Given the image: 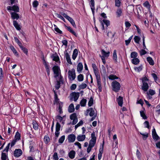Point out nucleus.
Returning <instances> with one entry per match:
<instances>
[{"label": "nucleus", "instance_id": "obj_1", "mask_svg": "<svg viewBox=\"0 0 160 160\" xmlns=\"http://www.w3.org/2000/svg\"><path fill=\"white\" fill-rule=\"evenodd\" d=\"M52 70L54 73V77L56 79V84L55 86V90H53L55 94V100L54 102V104H59L58 110L60 112V104L59 103V99L58 98L57 95L56 94V90L59 89L60 87V77L59 76V68L58 66H55L52 68Z\"/></svg>", "mask_w": 160, "mask_h": 160}, {"label": "nucleus", "instance_id": "obj_2", "mask_svg": "<svg viewBox=\"0 0 160 160\" xmlns=\"http://www.w3.org/2000/svg\"><path fill=\"white\" fill-rule=\"evenodd\" d=\"M56 120L57 122L56 127V131L55 132V136L56 138L58 137L59 134V131L60 129V124L59 122L60 120V116H58L56 118Z\"/></svg>", "mask_w": 160, "mask_h": 160}, {"label": "nucleus", "instance_id": "obj_3", "mask_svg": "<svg viewBox=\"0 0 160 160\" xmlns=\"http://www.w3.org/2000/svg\"><path fill=\"white\" fill-rule=\"evenodd\" d=\"M68 74L69 78L71 81L74 80L76 78L75 70L74 68L69 70L68 72Z\"/></svg>", "mask_w": 160, "mask_h": 160}, {"label": "nucleus", "instance_id": "obj_4", "mask_svg": "<svg viewBox=\"0 0 160 160\" xmlns=\"http://www.w3.org/2000/svg\"><path fill=\"white\" fill-rule=\"evenodd\" d=\"M113 90L115 92H118L120 89V85L116 81H113L112 82Z\"/></svg>", "mask_w": 160, "mask_h": 160}, {"label": "nucleus", "instance_id": "obj_5", "mask_svg": "<svg viewBox=\"0 0 160 160\" xmlns=\"http://www.w3.org/2000/svg\"><path fill=\"white\" fill-rule=\"evenodd\" d=\"M91 137L92 139L90 141L89 146L93 147L94 146L96 142V138L94 133L92 134Z\"/></svg>", "mask_w": 160, "mask_h": 160}, {"label": "nucleus", "instance_id": "obj_6", "mask_svg": "<svg viewBox=\"0 0 160 160\" xmlns=\"http://www.w3.org/2000/svg\"><path fill=\"white\" fill-rule=\"evenodd\" d=\"M100 22L102 25V29L103 30L104 29V27L103 22L105 24L107 27H108L109 25L110 24V22L108 20L105 19H103L102 21H101Z\"/></svg>", "mask_w": 160, "mask_h": 160}, {"label": "nucleus", "instance_id": "obj_7", "mask_svg": "<svg viewBox=\"0 0 160 160\" xmlns=\"http://www.w3.org/2000/svg\"><path fill=\"white\" fill-rule=\"evenodd\" d=\"M96 77L97 78V82L98 88L99 89L100 91H101L102 87L101 83V79L100 78V76H97V77Z\"/></svg>", "mask_w": 160, "mask_h": 160}, {"label": "nucleus", "instance_id": "obj_8", "mask_svg": "<svg viewBox=\"0 0 160 160\" xmlns=\"http://www.w3.org/2000/svg\"><path fill=\"white\" fill-rule=\"evenodd\" d=\"M142 84V89L144 92L147 91L149 88V86L147 82H144Z\"/></svg>", "mask_w": 160, "mask_h": 160}, {"label": "nucleus", "instance_id": "obj_9", "mask_svg": "<svg viewBox=\"0 0 160 160\" xmlns=\"http://www.w3.org/2000/svg\"><path fill=\"white\" fill-rule=\"evenodd\" d=\"M22 152L20 149H16L14 152V156L17 157H19L22 154Z\"/></svg>", "mask_w": 160, "mask_h": 160}, {"label": "nucleus", "instance_id": "obj_10", "mask_svg": "<svg viewBox=\"0 0 160 160\" xmlns=\"http://www.w3.org/2000/svg\"><path fill=\"white\" fill-rule=\"evenodd\" d=\"M76 138L75 136L73 134H71L68 136V140L69 142H74Z\"/></svg>", "mask_w": 160, "mask_h": 160}, {"label": "nucleus", "instance_id": "obj_11", "mask_svg": "<svg viewBox=\"0 0 160 160\" xmlns=\"http://www.w3.org/2000/svg\"><path fill=\"white\" fill-rule=\"evenodd\" d=\"M101 53L102 55H100V57H101V56H103L105 58V57H108L109 56L110 52H107L104 50L102 49L101 50Z\"/></svg>", "mask_w": 160, "mask_h": 160}, {"label": "nucleus", "instance_id": "obj_12", "mask_svg": "<svg viewBox=\"0 0 160 160\" xmlns=\"http://www.w3.org/2000/svg\"><path fill=\"white\" fill-rule=\"evenodd\" d=\"M72 97L74 99V101L76 102L78 99L79 96V93L78 92L76 93L75 92L72 93Z\"/></svg>", "mask_w": 160, "mask_h": 160}, {"label": "nucleus", "instance_id": "obj_13", "mask_svg": "<svg viewBox=\"0 0 160 160\" xmlns=\"http://www.w3.org/2000/svg\"><path fill=\"white\" fill-rule=\"evenodd\" d=\"M92 67L93 69L95 74L96 76L97 77V76H99L98 74V69L96 65L95 64H92Z\"/></svg>", "mask_w": 160, "mask_h": 160}, {"label": "nucleus", "instance_id": "obj_14", "mask_svg": "<svg viewBox=\"0 0 160 160\" xmlns=\"http://www.w3.org/2000/svg\"><path fill=\"white\" fill-rule=\"evenodd\" d=\"M53 60L56 62H57L59 61V57L58 55L56 53L53 54L52 56Z\"/></svg>", "mask_w": 160, "mask_h": 160}, {"label": "nucleus", "instance_id": "obj_15", "mask_svg": "<svg viewBox=\"0 0 160 160\" xmlns=\"http://www.w3.org/2000/svg\"><path fill=\"white\" fill-rule=\"evenodd\" d=\"M117 102L118 105L121 107L123 103V98L121 96H119L117 98Z\"/></svg>", "mask_w": 160, "mask_h": 160}, {"label": "nucleus", "instance_id": "obj_16", "mask_svg": "<svg viewBox=\"0 0 160 160\" xmlns=\"http://www.w3.org/2000/svg\"><path fill=\"white\" fill-rule=\"evenodd\" d=\"M152 135L154 139L158 140L159 138V137L157 135L155 129H154L152 131Z\"/></svg>", "mask_w": 160, "mask_h": 160}, {"label": "nucleus", "instance_id": "obj_17", "mask_svg": "<svg viewBox=\"0 0 160 160\" xmlns=\"http://www.w3.org/2000/svg\"><path fill=\"white\" fill-rule=\"evenodd\" d=\"M75 152L73 150H72L68 153V156L71 159L73 158L75 156Z\"/></svg>", "mask_w": 160, "mask_h": 160}, {"label": "nucleus", "instance_id": "obj_18", "mask_svg": "<svg viewBox=\"0 0 160 160\" xmlns=\"http://www.w3.org/2000/svg\"><path fill=\"white\" fill-rule=\"evenodd\" d=\"M104 144V142L103 141L102 149H100L99 150V153L98 154V159L99 160H100L101 159V157H102V154L103 152V147Z\"/></svg>", "mask_w": 160, "mask_h": 160}, {"label": "nucleus", "instance_id": "obj_19", "mask_svg": "<svg viewBox=\"0 0 160 160\" xmlns=\"http://www.w3.org/2000/svg\"><path fill=\"white\" fill-rule=\"evenodd\" d=\"M78 54V50L77 49H75L73 52L72 56V58L73 60H75L77 57Z\"/></svg>", "mask_w": 160, "mask_h": 160}, {"label": "nucleus", "instance_id": "obj_20", "mask_svg": "<svg viewBox=\"0 0 160 160\" xmlns=\"http://www.w3.org/2000/svg\"><path fill=\"white\" fill-rule=\"evenodd\" d=\"M74 110V108L73 104L71 103L69 105L68 108V111L69 112H73Z\"/></svg>", "mask_w": 160, "mask_h": 160}, {"label": "nucleus", "instance_id": "obj_21", "mask_svg": "<svg viewBox=\"0 0 160 160\" xmlns=\"http://www.w3.org/2000/svg\"><path fill=\"white\" fill-rule=\"evenodd\" d=\"M83 69V65L82 64L79 62L78 65L77 66V71L78 72H80L82 71Z\"/></svg>", "mask_w": 160, "mask_h": 160}, {"label": "nucleus", "instance_id": "obj_22", "mask_svg": "<svg viewBox=\"0 0 160 160\" xmlns=\"http://www.w3.org/2000/svg\"><path fill=\"white\" fill-rule=\"evenodd\" d=\"M132 62L134 64L137 65L139 63V60L138 58H135L132 59Z\"/></svg>", "mask_w": 160, "mask_h": 160}, {"label": "nucleus", "instance_id": "obj_23", "mask_svg": "<svg viewBox=\"0 0 160 160\" xmlns=\"http://www.w3.org/2000/svg\"><path fill=\"white\" fill-rule=\"evenodd\" d=\"M85 138V136L84 135H83L81 136H78L77 137V139L79 141H83Z\"/></svg>", "mask_w": 160, "mask_h": 160}, {"label": "nucleus", "instance_id": "obj_24", "mask_svg": "<svg viewBox=\"0 0 160 160\" xmlns=\"http://www.w3.org/2000/svg\"><path fill=\"white\" fill-rule=\"evenodd\" d=\"M147 60L149 63L151 65H153L154 64V62L152 59V58L150 57H148L147 58Z\"/></svg>", "mask_w": 160, "mask_h": 160}, {"label": "nucleus", "instance_id": "obj_25", "mask_svg": "<svg viewBox=\"0 0 160 160\" xmlns=\"http://www.w3.org/2000/svg\"><path fill=\"white\" fill-rule=\"evenodd\" d=\"M65 56L66 57V58L68 63L70 64H72V62L71 61V59L68 53H67L66 54Z\"/></svg>", "mask_w": 160, "mask_h": 160}, {"label": "nucleus", "instance_id": "obj_26", "mask_svg": "<svg viewBox=\"0 0 160 160\" xmlns=\"http://www.w3.org/2000/svg\"><path fill=\"white\" fill-rule=\"evenodd\" d=\"M11 17L13 19L15 18L18 19L19 18L18 14L14 12L11 13Z\"/></svg>", "mask_w": 160, "mask_h": 160}, {"label": "nucleus", "instance_id": "obj_27", "mask_svg": "<svg viewBox=\"0 0 160 160\" xmlns=\"http://www.w3.org/2000/svg\"><path fill=\"white\" fill-rule=\"evenodd\" d=\"M68 20L70 22V23H71V24L74 27L76 28V25H75V22L73 20L72 18L69 17V18L68 19Z\"/></svg>", "mask_w": 160, "mask_h": 160}, {"label": "nucleus", "instance_id": "obj_28", "mask_svg": "<svg viewBox=\"0 0 160 160\" xmlns=\"http://www.w3.org/2000/svg\"><path fill=\"white\" fill-rule=\"evenodd\" d=\"M10 49L12 51L13 53L15 54V55L16 56H18V53L17 52L15 48L12 45H11L10 46Z\"/></svg>", "mask_w": 160, "mask_h": 160}, {"label": "nucleus", "instance_id": "obj_29", "mask_svg": "<svg viewBox=\"0 0 160 160\" xmlns=\"http://www.w3.org/2000/svg\"><path fill=\"white\" fill-rule=\"evenodd\" d=\"M87 100L85 99H82L80 102V104L81 106L82 107L85 106L86 104Z\"/></svg>", "mask_w": 160, "mask_h": 160}, {"label": "nucleus", "instance_id": "obj_30", "mask_svg": "<svg viewBox=\"0 0 160 160\" xmlns=\"http://www.w3.org/2000/svg\"><path fill=\"white\" fill-rule=\"evenodd\" d=\"M13 25L18 30H20L21 29L19 25L16 21H13Z\"/></svg>", "mask_w": 160, "mask_h": 160}, {"label": "nucleus", "instance_id": "obj_31", "mask_svg": "<svg viewBox=\"0 0 160 160\" xmlns=\"http://www.w3.org/2000/svg\"><path fill=\"white\" fill-rule=\"evenodd\" d=\"M140 115L143 118L146 119L147 118V117L145 114V112L144 111H140Z\"/></svg>", "mask_w": 160, "mask_h": 160}, {"label": "nucleus", "instance_id": "obj_32", "mask_svg": "<svg viewBox=\"0 0 160 160\" xmlns=\"http://www.w3.org/2000/svg\"><path fill=\"white\" fill-rule=\"evenodd\" d=\"M117 55L116 50H114L113 53V59L114 61H115L116 62H117Z\"/></svg>", "mask_w": 160, "mask_h": 160}, {"label": "nucleus", "instance_id": "obj_33", "mask_svg": "<svg viewBox=\"0 0 160 160\" xmlns=\"http://www.w3.org/2000/svg\"><path fill=\"white\" fill-rule=\"evenodd\" d=\"M138 56V53L135 52H133L131 53V57L132 58H136V57Z\"/></svg>", "mask_w": 160, "mask_h": 160}, {"label": "nucleus", "instance_id": "obj_34", "mask_svg": "<svg viewBox=\"0 0 160 160\" xmlns=\"http://www.w3.org/2000/svg\"><path fill=\"white\" fill-rule=\"evenodd\" d=\"M115 33L114 32H109L108 34L107 35L111 38H113L114 36Z\"/></svg>", "mask_w": 160, "mask_h": 160}, {"label": "nucleus", "instance_id": "obj_35", "mask_svg": "<svg viewBox=\"0 0 160 160\" xmlns=\"http://www.w3.org/2000/svg\"><path fill=\"white\" fill-rule=\"evenodd\" d=\"M142 66L141 65L140 66L138 67H135L134 68V69L136 71H137L138 72H139L142 70Z\"/></svg>", "mask_w": 160, "mask_h": 160}, {"label": "nucleus", "instance_id": "obj_36", "mask_svg": "<svg viewBox=\"0 0 160 160\" xmlns=\"http://www.w3.org/2000/svg\"><path fill=\"white\" fill-rule=\"evenodd\" d=\"M144 6L146 7L148 9H149L150 8V5L149 4V2L148 1H146L143 3Z\"/></svg>", "mask_w": 160, "mask_h": 160}, {"label": "nucleus", "instance_id": "obj_37", "mask_svg": "<svg viewBox=\"0 0 160 160\" xmlns=\"http://www.w3.org/2000/svg\"><path fill=\"white\" fill-rule=\"evenodd\" d=\"M122 13V11L120 9H118L116 12L117 15V17H119L121 16Z\"/></svg>", "mask_w": 160, "mask_h": 160}, {"label": "nucleus", "instance_id": "obj_38", "mask_svg": "<svg viewBox=\"0 0 160 160\" xmlns=\"http://www.w3.org/2000/svg\"><path fill=\"white\" fill-rule=\"evenodd\" d=\"M78 79L79 81H82L83 79V76L82 74H80L78 76Z\"/></svg>", "mask_w": 160, "mask_h": 160}, {"label": "nucleus", "instance_id": "obj_39", "mask_svg": "<svg viewBox=\"0 0 160 160\" xmlns=\"http://www.w3.org/2000/svg\"><path fill=\"white\" fill-rule=\"evenodd\" d=\"M67 28L69 32H70L71 33H72V34H73L75 36H76V33L74 31H73L72 29V28L69 27H67Z\"/></svg>", "mask_w": 160, "mask_h": 160}, {"label": "nucleus", "instance_id": "obj_40", "mask_svg": "<svg viewBox=\"0 0 160 160\" xmlns=\"http://www.w3.org/2000/svg\"><path fill=\"white\" fill-rule=\"evenodd\" d=\"M77 117L76 116V115L75 113H73L72 114H71L70 116V118L71 120L75 119L76 118H77Z\"/></svg>", "mask_w": 160, "mask_h": 160}, {"label": "nucleus", "instance_id": "obj_41", "mask_svg": "<svg viewBox=\"0 0 160 160\" xmlns=\"http://www.w3.org/2000/svg\"><path fill=\"white\" fill-rule=\"evenodd\" d=\"M12 10L16 12H19V8L18 7L16 6H13L12 7Z\"/></svg>", "mask_w": 160, "mask_h": 160}, {"label": "nucleus", "instance_id": "obj_42", "mask_svg": "<svg viewBox=\"0 0 160 160\" xmlns=\"http://www.w3.org/2000/svg\"><path fill=\"white\" fill-rule=\"evenodd\" d=\"M134 40L136 42L139 43L140 38L138 36H135L134 38Z\"/></svg>", "mask_w": 160, "mask_h": 160}, {"label": "nucleus", "instance_id": "obj_43", "mask_svg": "<svg viewBox=\"0 0 160 160\" xmlns=\"http://www.w3.org/2000/svg\"><path fill=\"white\" fill-rule=\"evenodd\" d=\"M108 78L109 79L111 80H113L117 78H118L115 75H110L109 77Z\"/></svg>", "mask_w": 160, "mask_h": 160}, {"label": "nucleus", "instance_id": "obj_44", "mask_svg": "<svg viewBox=\"0 0 160 160\" xmlns=\"http://www.w3.org/2000/svg\"><path fill=\"white\" fill-rule=\"evenodd\" d=\"M147 93L148 95L149 94L151 95H153L155 93V92L154 91L150 89L149 91L148 92H147Z\"/></svg>", "mask_w": 160, "mask_h": 160}, {"label": "nucleus", "instance_id": "obj_45", "mask_svg": "<svg viewBox=\"0 0 160 160\" xmlns=\"http://www.w3.org/2000/svg\"><path fill=\"white\" fill-rule=\"evenodd\" d=\"M93 103V99L92 98H91L88 103V105L89 107L91 106Z\"/></svg>", "mask_w": 160, "mask_h": 160}, {"label": "nucleus", "instance_id": "obj_46", "mask_svg": "<svg viewBox=\"0 0 160 160\" xmlns=\"http://www.w3.org/2000/svg\"><path fill=\"white\" fill-rule=\"evenodd\" d=\"M1 73L0 74V82H2L3 76L2 75V68H0Z\"/></svg>", "mask_w": 160, "mask_h": 160}, {"label": "nucleus", "instance_id": "obj_47", "mask_svg": "<svg viewBox=\"0 0 160 160\" xmlns=\"http://www.w3.org/2000/svg\"><path fill=\"white\" fill-rule=\"evenodd\" d=\"M32 5L34 7L36 8L38 5V2L36 0L34 1L33 2Z\"/></svg>", "mask_w": 160, "mask_h": 160}, {"label": "nucleus", "instance_id": "obj_48", "mask_svg": "<svg viewBox=\"0 0 160 160\" xmlns=\"http://www.w3.org/2000/svg\"><path fill=\"white\" fill-rule=\"evenodd\" d=\"M44 141L46 143H47L50 141V139L49 137L45 136L44 138Z\"/></svg>", "mask_w": 160, "mask_h": 160}, {"label": "nucleus", "instance_id": "obj_49", "mask_svg": "<svg viewBox=\"0 0 160 160\" xmlns=\"http://www.w3.org/2000/svg\"><path fill=\"white\" fill-rule=\"evenodd\" d=\"M142 83H143L144 82H147V81H148V79L146 77H145L142 78Z\"/></svg>", "mask_w": 160, "mask_h": 160}, {"label": "nucleus", "instance_id": "obj_50", "mask_svg": "<svg viewBox=\"0 0 160 160\" xmlns=\"http://www.w3.org/2000/svg\"><path fill=\"white\" fill-rule=\"evenodd\" d=\"M121 2L120 0H115L116 6L119 7L120 5Z\"/></svg>", "mask_w": 160, "mask_h": 160}, {"label": "nucleus", "instance_id": "obj_51", "mask_svg": "<svg viewBox=\"0 0 160 160\" xmlns=\"http://www.w3.org/2000/svg\"><path fill=\"white\" fill-rule=\"evenodd\" d=\"M132 36L130 37L129 38L128 40H126L125 41V43L126 45H128L130 42V41L132 39Z\"/></svg>", "mask_w": 160, "mask_h": 160}, {"label": "nucleus", "instance_id": "obj_52", "mask_svg": "<svg viewBox=\"0 0 160 160\" xmlns=\"http://www.w3.org/2000/svg\"><path fill=\"white\" fill-rule=\"evenodd\" d=\"M83 122L82 121H80L75 126V128L76 129L78 127L82 125L83 124Z\"/></svg>", "mask_w": 160, "mask_h": 160}, {"label": "nucleus", "instance_id": "obj_53", "mask_svg": "<svg viewBox=\"0 0 160 160\" xmlns=\"http://www.w3.org/2000/svg\"><path fill=\"white\" fill-rule=\"evenodd\" d=\"M53 158L54 160H58V158L57 153L55 152L53 155Z\"/></svg>", "mask_w": 160, "mask_h": 160}, {"label": "nucleus", "instance_id": "obj_54", "mask_svg": "<svg viewBox=\"0 0 160 160\" xmlns=\"http://www.w3.org/2000/svg\"><path fill=\"white\" fill-rule=\"evenodd\" d=\"M6 155L5 153H2V160H6Z\"/></svg>", "mask_w": 160, "mask_h": 160}, {"label": "nucleus", "instance_id": "obj_55", "mask_svg": "<svg viewBox=\"0 0 160 160\" xmlns=\"http://www.w3.org/2000/svg\"><path fill=\"white\" fill-rule=\"evenodd\" d=\"M15 138L16 139L19 140L20 138V135L19 133L17 132L15 136Z\"/></svg>", "mask_w": 160, "mask_h": 160}, {"label": "nucleus", "instance_id": "obj_56", "mask_svg": "<svg viewBox=\"0 0 160 160\" xmlns=\"http://www.w3.org/2000/svg\"><path fill=\"white\" fill-rule=\"evenodd\" d=\"M87 85L85 83H82L81 85L80 86V88L82 89H84L87 87Z\"/></svg>", "mask_w": 160, "mask_h": 160}, {"label": "nucleus", "instance_id": "obj_57", "mask_svg": "<svg viewBox=\"0 0 160 160\" xmlns=\"http://www.w3.org/2000/svg\"><path fill=\"white\" fill-rule=\"evenodd\" d=\"M140 54L141 56L144 55L147 53V52L144 49H142L140 51Z\"/></svg>", "mask_w": 160, "mask_h": 160}, {"label": "nucleus", "instance_id": "obj_58", "mask_svg": "<svg viewBox=\"0 0 160 160\" xmlns=\"http://www.w3.org/2000/svg\"><path fill=\"white\" fill-rule=\"evenodd\" d=\"M140 133L143 136V138L144 140L146 139V138L148 137V134H145L141 133Z\"/></svg>", "mask_w": 160, "mask_h": 160}, {"label": "nucleus", "instance_id": "obj_59", "mask_svg": "<svg viewBox=\"0 0 160 160\" xmlns=\"http://www.w3.org/2000/svg\"><path fill=\"white\" fill-rule=\"evenodd\" d=\"M33 127L34 129L35 130H37L38 128V124L35 123L33 122Z\"/></svg>", "mask_w": 160, "mask_h": 160}, {"label": "nucleus", "instance_id": "obj_60", "mask_svg": "<svg viewBox=\"0 0 160 160\" xmlns=\"http://www.w3.org/2000/svg\"><path fill=\"white\" fill-rule=\"evenodd\" d=\"M21 48L26 54H27L28 51V49H27L24 48L23 47H22V48Z\"/></svg>", "mask_w": 160, "mask_h": 160}, {"label": "nucleus", "instance_id": "obj_61", "mask_svg": "<svg viewBox=\"0 0 160 160\" xmlns=\"http://www.w3.org/2000/svg\"><path fill=\"white\" fill-rule=\"evenodd\" d=\"M152 75L153 77L154 78L155 81H156L158 79L157 76L156 74L154 73H152Z\"/></svg>", "mask_w": 160, "mask_h": 160}, {"label": "nucleus", "instance_id": "obj_62", "mask_svg": "<svg viewBox=\"0 0 160 160\" xmlns=\"http://www.w3.org/2000/svg\"><path fill=\"white\" fill-rule=\"evenodd\" d=\"M90 2L91 7H94V0H91Z\"/></svg>", "mask_w": 160, "mask_h": 160}, {"label": "nucleus", "instance_id": "obj_63", "mask_svg": "<svg viewBox=\"0 0 160 160\" xmlns=\"http://www.w3.org/2000/svg\"><path fill=\"white\" fill-rule=\"evenodd\" d=\"M76 88V85L75 84H73L71 87V89L72 90H74Z\"/></svg>", "mask_w": 160, "mask_h": 160}, {"label": "nucleus", "instance_id": "obj_64", "mask_svg": "<svg viewBox=\"0 0 160 160\" xmlns=\"http://www.w3.org/2000/svg\"><path fill=\"white\" fill-rule=\"evenodd\" d=\"M136 154L138 158H140L141 155V154L138 149L137 150V152H136Z\"/></svg>", "mask_w": 160, "mask_h": 160}]
</instances>
